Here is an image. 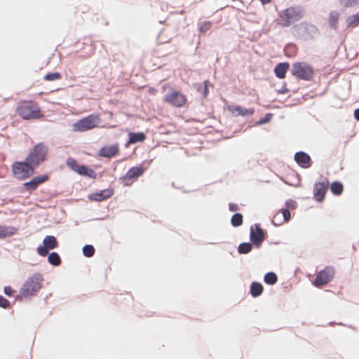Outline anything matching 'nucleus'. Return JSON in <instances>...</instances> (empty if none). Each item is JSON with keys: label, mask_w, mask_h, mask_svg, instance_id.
Wrapping results in <instances>:
<instances>
[{"label": "nucleus", "mask_w": 359, "mask_h": 359, "mask_svg": "<svg viewBox=\"0 0 359 359\" xmlns=\"http://www.w3.org/2000/svg\"><path fill=\"white\" fill-rule=\"evenodd\" d=\"M24 120L36 119L43 116L40 107L32 100H21L15 109Z\"/></svg>", "instance_id": "f257e3e1"}, {"label": "nucleus", "mask_w": 359, "mask_h": 359, "mask_svg": "<svg viewBox=\"0 0 359 359\" xmlns=\"http://www.w3.org/2000/svg\"><path fill=\"white\" fill-rule=\"evenodd\" d=\"M35 166L26 156L24 161H16L11 165V170L15 178L24 180L32 177L36 170Z\"/></svg>", "instance_id": "f03ea898"}, {"label": "nucleus", "mask_w": 359, "mask_h": 359, "mask_svg": "<svg viewBox=\"0 0 359 359\" xmlns=\"http://www.w3.org/2000/svg\"><path fill=\"white\" fill-rule=\"evenodd\" d=\"M152 161L153 159L145 160L140 164L130 168L124 175L119 177V182L126 187L130 186L134 180L146 172Z\"/></svg>", "instance_id": "7ed1b4c3"}, {"label": "nucleus", "mask_w": 359, "mask_h": 359, "mask_svg": "<svg viewBox=\"0 0 359 359\" xmlns=\"http://www.w3.org/2000/svg\"><path fill=\"white\" fill-rule=\"evenodd\" d=\"M291 74L298 80L311 81L315 74L314 67L306 62H295L292 65Z\"/></svg>", "instance_id": "20e7f679"}, {"label": "nucleus", "mask_w": 359, "mask_h": 359, "mask_svg": "<svg viewBox=\"0 0 359 359\" xmlns=\"http://www.w3.org/2000/svg\"><path fill=\"white\" fill-rule=\"evenodd\" d=\"M294 35L302 41H309L319 34L318 27L311 23L302 22L295 25L293 27Z\"/></svg>", "instance_id": "39448f33"}, {"label": "nucleus", "mask_w": 359, "mask_h": 359, "mask_svg": "<svg viewBox=\"0 0 359 359\" xmlns=\"http://www.w3.org/2000/svg\"><path fill=\"white\" fill-rule=\"evenodd\" d=\"M43 278L41 273H35L27 278L25 283L20 289V294L24 297L34 296L41 287L40 284Z\"/></svg>", "instance_id": "423d86ee"}, {"label": "nucleus", "mask_w": 359, "mask_h": 359, "mask_svg": "<svg viewBox=\"0 0 359 359\" xmlns=\"http://www.w3.org/2000/svg\"><path fill=\"white\" fill-rule=\"evenodd\" d=\"M48 152V147L43 142H39L32 147L27 157L37 168L46 160Z\"/></svg>", "instance_id": "0eeeda50"}, {"label": "nucleus", "mask_w": 359, "mask_h": 359, "mask_svg": "<svg viewBox=\"0 0 359 359\" xmlns=\"http://www.w3.org/2000/svg\"><path fill=\"white\" fill-rule=\"evenodd\" d=\"M302 17L300 11L296 10L294 7H289L279 13L278 23L283 27H289L292 23L301 20Z\"/></svg>", "instance_id": "6e6552de"}, {"label": "nucleus", "mask_w": 359, "mask_h": 359, "mask_svg": "<svg viewBox=\"0 0 359 359\" xmlns=\"http://www.w3.org/2000/svg\"><path fill=\"white\" fill-rule=\"evenodd\" d=\"M100 121L98 115L91 114L87 116L77 120L72 126L73 130L84 132L97 127Z\"/></svg>", "instance_id": "1a4fd4ad"}, {"label": "nucleus", "mask_w": 359, "mask_h": 359, "mask_svg": "<svg viewBox=\"0 0 359 359\" xmlns=\"http://www.w3.org/2000/svg\"><path fill=\"white\" fill-rule=\"evenodd\" d=\"M267 237V231L261 227L259 223L251 225L250 228L249 239L255 248L259 249Z\"/></svg>", "instance_id": "9d476101"}, {"label": "nucleus", "mask_w": 359, "mask_h": 359, "mask_svg": "<svg viewBox=\"0 0 359 359\" xmlns=\"http://www.w3.org/2000/svg\"><path fill=\"white\" fill-rule=\"evenodd\" d=\"M163 100L171 106L177 108L183 107L187 102V96L180 90L170 88L164 95Z\"/></svg>", "instance_id": "9b49d317"}, {"label": "nucleus", "mask_w": 359, "mask_h": 359, "mask_svg": "<svg viewBox=\"0 0 359 359\" xmlns=\"http://www.w3.org/2000/svg\"><path fill=\"white\" fill-rule=\"evenodd\" d=\"M334 273L335 270L333 266H325L317 273L312 284L316 287L325 285L332 280Z\"/></svg>", "instance_id": "f8f14e48"}, {"label": "nucleus", "mask_w": 359, "mask_h": 359, "mask_svg": "<svg viewBox=\"0 0 359 359\" xmlns=\"http://www.w3.org/2000/svg\"><path fill=\"white\" fill-rule=\"evenodd\" d=\"M58 246L59 242L56 237L53 235H47L43 238L42 244H40L36 250L40 257H45L50 250L56 249Z\"/></svg>", "instance_id": "ddd939ff"}, {"label": "nucleus", "mask_w": 359, "mask_h": 359, "mask_svg": "<svg viewBox=\"0 0 359 359\" xmlns=\"http://www.w3.org/2000/svg\"><path fill=\"white\" fill-rule=\"evenodd\" d=\"M329 189V180L325 178L323 181L317 182L313 184V199L318 203H323L325 199Z\"/></svg>", "instance_id": "4468645a"}, {"label": "nucleus", "mask_w": 359, "mask_h": 359, "mask_svg": "<svg viewBox=\"0 0 359 359\" xmlns=\"http://www.w3.org/2000/svg\"><path fill=\"white\" fill-rule=\"evenodd\" d=\"M294 160L299 167L304 169L311 168L313 164L310 155L304 151H297L294 155Z\"/></svg>", "instance_id": "2eb2a0df"}, {"label": "nucleus", "mask_w": 359, "mask_h": 359, "mask_svg": "<svg viewBox=\"0 0 359 359\" xmlns=\"http://www.w3.org/2000/svg\"><path fill=\"white\" fill-rule=\"evenodd\" d=\"M114 193V188L109 187L88 194V198L91 201H102L111 198Z\"/></svg>", "instance_id": "dca6fc26"}, {"label": "nucleus", "mask_w": 359, "mask_h": 359, "mask_svg": "<svg viewBox=\"0 0 359 359\" xmlns=\"http://www.w3.org/2000/svg\"><path fill=\"white\" fill-rule=\"evenodd\" d=\"M119 153V145L118 143H114L110 145H105L102 147L97 151V155L100 157H104L107 158H113L117 156Z\"/></svg>", "instance_id": "f3484780"}, {"label": "nucleus", "mask_w": 359, "mask_h": 359, "mask_svg": "<svg viewBox=\"0 0 359 359\" xmlns=\"http://www.w3.org/2000/svg\"><path fill=\"white\" fill-rule=\"evenodd\" d=\"M227 109L232 113L233 116H252L255 114L254 108H245L241 105H228Z\"/></svg>", "instance_id": "a211bd4d"}, {"label": "nucleus", "mask_w": 359, "mask_h": 359, "mask_svg": "<svg viewBox=\"0 0 359 359\" xmlns=\"http://www.w3.org/2000/svg\"><path fill=\"white\" fill-rule=\"evenodd\" d=\"M128 137V140L125 144L126 147H128L129 144L144 142L147 138V135L144 132H129Z\"/></svg>", "instance_id": "6ab92c4d"}, {"label": "nucleus", "mask_w": 359, "mask_h": 359, "mask_svg": "<svg viewBox=\"0 0 359 359\" xmlns=\"http://www.w3.org/2000/svg\"><path fill=\"white\" fill-rule=\"evenodd\" d=\"M290 66L288 62H281L276 64L273 68L276 77L279 79H285L287 72L290 69Z\"/></svg>", "instance_id": "aec40b11"}, {"label": "nucleus", "mask_w": 359, "mask_h": 359, "mask_svg": "<svg viewBox=\"0 0 359 359\" xmlns=\"http://www.w3.org/2000/svg\"><path fill=\"white\" fill-rule=\"evenodd\" d=\"M211 83L209 80H205L203 83H194V88L198 93L201 94V99H205L209 94V88Z\"/></svg>", "instance_id": "412c9836"}, {"label": "nucleus", "mask_w": 359, "mask_h": 359, "mask_svg": "<svg viewBox=\"0 0 359 359\" xmlns=\"http://www.w3.org/2000/svg\"><path fill=\"white\" fill-rule=\"evenodd\" d=\"M340 13L337 11H331L328 15V25L331 29L336 31L338 29Z\"/></svg>", "instance_id": "4be33fe9"}, {"label": "nucleus", "mask_w": 359, "mask_h": 359, "mask_svg": "<svg viewBox=\"0 0 359 359\" xmlns=\"http://www.w3.org/2000/svg\"><path fill=\"white\" fill-rule=\"evenodd\" d=\"M263 291L264 287L261 283L257 281L252 282L250 286L249 293L252 297L256 298L261 296Z\"/></svg>", "instance_id": "5701e85b"}, {"label": "nucleus", "mask_w": 359, "mask_h": 359, "mask_svg": "<svg viewBox=\"0 0 359 359\" xmlns=\"http://www.w3.org/2000/svg\"><path fill=\"white\" fill-rule=\"evenodd\" d=\"M329 189L334 196H339L344 191V184L341 182L335 180L331 184L329 183Z\"/></svg>", "instance_id": "b1692460"}, {"label": "nucleus", "mask_w": 359, "mask_h": 359, "mask_svg": "<svg viewBox=\"0 0 359 359\" xmlns=\"http://www.w3.org/2000/svg\"><path fill=\"white\" fill-rule=\"evenodd\" d=\"M78 175L90 179H96L97 177V173L88 165L85 164L81 165Z\"/></svg>", "instance_id": "393cba45"}, {"label": "nucleus", "mask_w": 359, "mask_h": 359, "mask_svg": "<svg viewBox=\"0 0 359 359\" xmlns=\"http://www.w3.org/2000/svg\"><path fill=\"white\" fill-rule=\"evenodd\" d=\"M18 229L11 226L0 225V238L12 236L16 233Z\"/></svg>", "instance_id": "a878e982"}, {"label": "nucleus", "mask_w": 359, "mask_h": 359, "mask_svg": "<svg viewBox=\"0 0 359 359\" xmlns=\"http://www.w3.org/2000/svg\"><path fill=\"white\" fill-rule=\"evenodd\" d=\"M48 262L53 266H57L62 263V259L60 255L57 252H51L47 254Z\"/></svg>", "instance_id": "bb28decb"}, {"label": "nucleus", "mask_w": 359, "mask_h": 359, "mask_svg": "<svg viewBox=\"0 0 359 359\" xmlns=\"http://www.w3.org/2000/svg\"><path fill=\"white\" fill-rule=\"evenodd\" d=\"M253 248H255V246L250 241L242 242L238 245L237 252L239 255H247L252 250Z\"/></svg>", "instance_id": "cd10ccee"}, {"label": "nucleus", "mask_w": 359, "mask_h": 359, "mask_svg": "<svg viewBox=\"0 0 359 359\" xmlns=\"http://www.w3.org/2000/svg\"><path fill=\"white\" fill-rule=\"evenodd\" d=\"M66 165L70 170L78 174L82 164L79 163L76 159L72 157H68L66 160Z\"/></svg>", "instance_id": "c85d7f7f"}, {"label": "nucleus", "mask_w": 359, "mask_h": 359, "mask_svg": "<svg viewBox=\"0 0 359 359\" xmlns=\"http://www.w3.org/2000/svg\"><path fill=\"white\" fill-rule=\"evenodd\" d=\"M231 225L237 228L241 226L243 223V216L241 212H235L231 217Z\"/></svg>", "instance_id": "c756f323"}, {"label": "nucleus", "mask_w": 359, "mask_h": 359, "mask_svg": "<svg viewBox=\"0 0 359 359\" xmlns=\"http://www.w3.org/2000/svg\"><path fill=\"white\" fill-rule=\"evenodd\" d=\"M278 276L273 271H269L264 276V282L269 285H273L278 282Z\"/></svg>", "instance_id": "7c9ffc66"}, {"label": "nucleus", "mask_w": 359, "mask_h": 359, "mask_svg": "<svg viewBox=\"0 0 359 359\" xmlns=\"http://www.w3.org/2000/svg\"><path fill=\"white\" fill-rule=\"evenodd\" d=\"M297 46L292 43H288L284 48L285 55L287 57H292L294 56L297 53Z\"/></svg>", "instance_id": "2f4dec72"}, {"label": "nucleus", "mask_w": 359, "mask_h": 359, "mask_svg": "<svg viewBox=\"0 0 359 359\" xmlns=\"http://www.w3.org/2000/svg\"><path fill=\"white\" fill-rule=\"evenodd\" d=\"M347 27H355L359 25V11L355 14L348 16L346 20Z\"/></svg>", "instance_id": "473e14b6"}, {"label": "nucleus", "mask_w": 359, "mask_h": 359, "mask_svg": "<svg viewBox=\"0 0 359 359\" xmlns=\"http://www.w3.org/2000/svg\"><path fill=\"white\" fill-rule=\"evenodd\" d=\"M95 252V250L93 245L86 244L82 248V253L85 257H91L94 255Z\"/></svg>", "instance_id": "72a5a7b5"}, {"label": "nucleus", "mask_w": 359, "mask_h": 359, "mask_svg": "<svg viewBox=\"0 0 359 359\" xmlns=\"http://www.w3.org/2000/svg\"><path fill=\"white\" fill-rule=\"evenodd\" d=\"M62 79V74L59 72H48L44 76L43 79L48 81H53Z\"/></svg>", "instance_id": "f704fd0d"}, {"label": "nucleus", "mask_w": 359, "mask_h": 359, "mask_svg": "<svg viewBox=\"0 0 359 359\" xmlns=\"http://www.w3.org/2000/svg\"><path fill=\"white\" fill-rule=\"evenodd\" d=\"M273 116V114L271 112L266 113L263 117L255 123L254 126H259L269 123Z\"/></svg>", "instance_id": "c9c22d12"}, {"label": "nucleus", "mask_w": 359, "mask_h": 359, "mask_svg": "<svg viewBox=\"0 0 359 359\" xmlns=\"http://www.w3.org/2000/svg\"><path fill=\"white\" fill-rule=\"evenodd\" d=\"M22 187L29 192H32L38 188L33 177L29 181L24 182Z\"/></svg>", "instance_id": "e433bc0d"}, {"label": "nucleus", "mask_w": 359, "mask_h": 359, "mask_svg": "<svg viewBox=\"0 0 359 359\" xmlns=\"http://www.w3.org/2000/svg\"><path fill=\"white\" fill-rule=\"evenodd\" d=\"M198 30L201 34L205 33L211 27L212 22L210 21H204L198 23Z\"/></svg>", "instance_id": "4c0bfd02"}, {"label": "nucleus", "mask_w": 359, "mask_h": 359, "mask_svg": "<svg viewBox=\"0 0 359 359\" xmlns=\"http://www.w3.org/2000/svg\"><path fill=\"white\" fill-rule=\"evenodd\" d=\"M283 222H285V220L281 217L280 212H276L271 220V223L275 226H278L281 225Z\"/></svg>", "instance_id": "58836bf2"}, {"label": "nucleus", "mask_w": 359, "mask_h": 359, "mask_svg": "<svg viewBox=\"0 0 359 359\" xmlns=\"http://www.w3.org/2000/svg\"><path fill=\"white\" fill-rule=\"evenodd\" d=\"M278 212L281 213V217L285 222H288L291 219V213L287 208H282Z\"/></svg>", "instance_id": "ea45409f"}, {"label": "nucleus", "mask_w": 359, "mask_h": 359, "mask_svg": "<svg viewBox=\"0 0 359 359\" xmlns=\"http://www.w3.org/2000/svg\"><path fill=\"white\" fill-rule=\"evenodd\" d=\"M11 307V302L3 295L0 294V308L8 309Z\"/></svg>", "instance_id": "a19ab883"}, {"label": "nucleus", "mask_w": 359, "mask_h": 359, "mask_svg": "<svg viewBox=\"0 0 359 359\" xmlns=\"http://www.w3.org/2000/svg\"><path fill=\"white\" fill-rule=\"evenodd\" d=\"M33 178L35 180L37 187H39V184L45 182L46 180H48V179L49 178V175L43 174L41 175L33 177Z\"/></svg>", "instance_id": "79ce46f5"}, {"label": "nucleus", "mask_w": 359, "mask_h": 359, "mask_svg": "<svg viewBox=\"0 0 359 359\" xmlns=\"http://www.w3.org/2000/svg\"><path fill=\"white\" fill-rule=\"evenodd\" d=\"M340 4L344 7H351L357 4H359V0H339Z\"/></svg>", "instance_id": "37998d69"}, {"label": "nucleus", "mask_w": 359, "mask_h": 359, "mask_svg": "<svg viewBox=\"0 0 359 359\" xmlns=\"http://www.w3.org/2000/svg\"><path fill=\"white\" fill-rule=\"evenodd\" d=\"M285 208H287L289 210H294L297 206V203L295 201L292 199H287L285 202Z\"/></svg>", "instance_id": "c03bdc74"}, {"label": "nucleus", "mask_w": 359, "mask_h": 359, "mask_svg": "<svg viewBox=\"0 0 359 359\" xmlns=\"http://www.w3.org/2000/svg\"><path fill=\"white\" fill-rule=\"evenodd\" d=\"M3 290L4 293L9 297H13L15 293V290L10 285L4 286Z\"/></svg>", "instance_id": "a18cd8bd"}, {"label": "nucleus", "mask_w": 359, "mask_h": 359, "mask_svg": "<svg viewBox=\"0 0 359 359\" xmlns=\"http://www.w3.org/2000/svg\"><path fill=\"white\" fill-rule=\"evenodd\" d=\"M289 91H290V90L287 88L286 82H284L281 88L276 90V92L277 93V94H279V95L286 93Z\"/></svg>", "instance_id": "49530a36"}, {"label": "nucleus", "mask_w": 359, "mask_h": 359, "mask_svg": "<svg viewBox=\"0 0 359 359\" xmlns=\"http://www.w3.org/2000/svg\"><path fill=\"white\" fill-rule=\"evenodd\" d=\"M228 206L229 210L231 212H236L239 210V206L236 203H229Z\"/></svg>", "instance_id": "de8ad7c7"}, {"label": "nucleus", "mask_w": 359, "mask_h": 359, "mask_svg": "<svg viewBox=\"0 0 359 359\" xmlns=\"http://www.w3.org/2000/svg\"><path fill=\"white\" fill-rule=\"evenodd\" d=\"M353 116L355 119L359 121V108H357L354 110Z\"/></svg>", "instance_id": "09e8293b"}, {"label": "nucleus", "mask_w": 359, "mask_h": 359, "mask_svg": "<svg viewBox=\"0 0 359 359\" xmlns=\"http://www.w3.org/2000/svg\"><path fill=\"white\" fill-rule=\"evenodd\" d=\"M172 187H175V188H177V187H175V183H174V182H172Z\"/></svg>", "instance_id": "8fccbe9b"}, {"label": "nucleus", "mask_w": 359, "mask_h": 359, "mask_svg": "<svg viewBox=\"0 0 359 359\" xmlns=\"http://www.w3.org/2000/svg\"><path fill=\"white\" fill-rule=\"evenodd\" d=\"M352 248H353V250H356V248H355V245H352Z\"/></svg>", "instance_id": "3c124183"}, {"label": "nucleus", "mask_w": 359, "mask_h": 359, "mask_svg": "<svg viewBox=\"0 0 359 359\" xmlns=\"http://www.w3.org/2000/svg\"><path fill=\"white\" fill-rule=\"evenodd\" d=\"M279 243H280V242H274V243H273V244H275V245H278V244H279Z\"/></svg>", "instance_id": "603ef678"}, {"label": "nucleus", "mask_w": 359, "mask_h": 359, "mask_svg": "<svg viewBox=\"0 0 359 359\" xmlns=\"http://www.w3.org/2000/svg\"><path fill=\"white\" fill-rule=\"evenodd\" d=\"M183 192H184V193H188V191H187V190H183Z\"/></svg>", "instance_id": "864d4df0"}, {"label": "nucleus", "mask_w": 359, "mask_h": 359, "mask_svg": "<svg viewBox=\"0 0 359 359\" xmlns=\"http://www.w3.org/2000/svg\"><path fill=\"white\" fill-rule=\"evenodd\" d=\"M208 244H215L216 243H212V242H210V243H208Z\"/></svg>", "instance_id": "5fc2aeb1"}, {"label": "nucleus", "mask_w": 359, "mask_h": 359, "mask_svg": "<svg viewBox=\"0 0 359 359\" xmlns=\"http://www.w3.org/2000/svg\"><path fill=\"white\" fill-rule=\"evenodd\" d=\"M163 22H164V21H161V20L159 21V23H161V24H163Z\"/></svg>", "instance_id": "6e6d98bb"}]
</instances>
